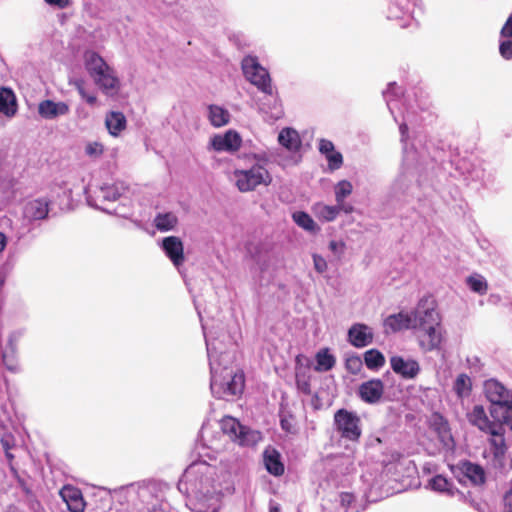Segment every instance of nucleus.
I'll return each mask as SVG.
<instances>
[{
  "mask_svg": "<svg viewBox=\"0 0 512 512\" xmlns=\"http://www.w3.org/2000/svg\"><path fill=\"white\" fill-rule=\"evenodd\" d=\"M242 69L245 77L253 85L266 94H272L269 73L258 63L255 57H245L242 61Z\"/></svg>",
  "mask_w": 512,
  "mask_h": 512,
  "instance_id": "nucleus-6",
  "label": "nucleus"
},
{
  "mask_svg": "<svg viewBox=\"0 0 512 512\" xmlns=\"http://www.w3.org/2000/svg\"><path fill=\"white\" fill-rule=\"evenodd\" d=\"M467 419L472 426L477 427L484 433H488L502 422L501 414H498L496 418L492 417V420H490L482 405H475L472 410L467 413Z\"/></svg>",
  "mask_w": 512,
  "mask_h": 512,
  "instance_id": "nucleus-9",
  "label": "nucleus"
},
{
  "mask_svg": "<svg viewBox=\"0 0 512 512\" xmlns=\"http://www.w3.org/2000/svg\"><path fill=\"white\" fill-rule=\"evenodd\" d=\"M499 52L504 59H512V40H505L501 42Z\"/></svg>",
  "mask_w": 512,
  "mask_h": 512,
  "instance_id": "nucleus-46",
  "label": "nucleus"
},
{
  "mask_svg": "<svg viewBox=\"0 0 512 512\" xmlns=\"http://www.w3.org/2000/svg\"><path fill=\"white\" fill-rule=\"evenodd\" d=\"M17 110L16 97L14 93L7 88L0 89V113L12 117Z\"/></svg>",
  "mask_w": 512,
  "mask_h": 512,
  "instance_id": "nucleus-25",
  "label": "nucleus"
},
{
  "mask_svg": "<svg viewBox=\"0 0 512 512\" xmlns=\"http://www.w3.org/2000/svg\"><path fill=\"white\" fill-rule=\"evenodd\" d=\"M414 311L410 315L406 312H399L389 315L384 319L383 328L385 334L397 333L406 329H413Z\"/></svg>",
  "mask_w": 512,
  "mask_h": 512,
  "instance_id": "nucleus-12",
  "label": "nucleus"
},
{
  "mask_svg": "<svg viewBox=\"0 0 512 512\" xmlns=\"http://www.w3.org/2000/svg\"><path fill=\"white\" fill-rule=\"evenodd\" d=\"M385 390L382 380L374 378L363 382L358 388V396L367 404L379 403Z\"/></svg>",
  "mask_w": 512,
  "mask_h": 512,
  "instance_id": "nucleus-10",
  "label": "nucleus"
},
{
  "mask_svg": "<svg viewBox=\"0 0 512 512\" xmlns=\"http://www.w3.org/2000/svg\"><path fill=\"white\" fill-rule=\"evenodd\" d=\"M318 217L324 221H333L341 211V205L329 206L324 204L316 205Z\"/></svg>",
  "mask_w": 512,
  "mask_h": 512,
  "instance_id": "nucleus-33",
  "label": "nucleus"
},
{
  "mask_svg": "<svg viewBox=\"0 0 512 512\" xmlns=\"http://www.w3.org/2000/svg\"><path fill=\"white\" fill-rule=\"evenodd\" d=\"M341 211H344L345 213L349 214L353 212V207L351 205H344V202L341 205Z\"/></svg>",
  "mask_w": 512,
  "mask_h": 512,
  "instance_id": "nucleus-54",
  "label": "nucleus"
},
{
  "mask_svg": "<svg viewBox=\"0 0 512 512\" xmlns=\"http://www.w3.org/2000/svg\"><path fill=\"white\" fill-rule=\"evenodd\" d=\"M241 144L242 139L240 135L233 130H229L225 132L223 135H215L211 139V145L213 149L219 152H235L241 147Z\"/></svg>",
  "mask_w": 512,
  "mask_h": 512,
  "instance_id": "nucleus-13",
  "label": "nucleus"
},
{
  "mask_svg": "<svg viewBox=\"0 0 512 512\" xmlns=\"http://www.w3.org/2000/svg\"><path fill=\"white\" fill-rule=\"evenodd\" d=\"M62 194H63L65 197H67V198L69 197V193H67V191H65V190H63V191H62Z\"/></svg>",
  "mask_w": 512,
  "mask_h": 512,
  "instance_id": "nucleus-59",
  "label": "nucleus"
},
{
  "mask_svg": "<svg viewBox=\"0 0 512 512\" xmlns=\"http://www.w3.org/2000/svg\"><path fill=\"white\" fill-rule=\"evenodd\" d=\"M126 192L127 187L122 182L105 183L94 190V198L87 196V201L91 206L104 211H109L108 204L111 203V213H117L115 203Z\"/></svg>",
  "mask_w": 512,
  "mask_h": 512,
  "instance_id": "nucleus-4",
  "label": "nucleus"
},
{
  "mask_svg": "<svg viewBox=\"0 0 512 512\" xmlns=\"http://www.w3.org/2000/svg\"><path fill=\"white\" fill-rule=\"evenodd\" d=\"M6 456H7V458H8V459H10V460L13 458V455H12V454H10L8 451H6Z\"/></svg>",
  "mask_w": 512,
  "mask_h": 512,
  "instance_id": "nucleus-57",
  "label": "nucleus"
},
{
  "mask_svg": "<svg viewBox=\"0 0 512 512\" xmlns=\"http://www.w3.org/2000/svg\"><path fill=\"white\" fill-rule=\"evenodd\" d=\"M467 284L472 291H474L480 295H484L487 293L488 284H487L486 280L480 275L468 277Z\"/></svg>",
  "mask_w": 512,
  "mask_h": 512,
  "instance_id": "nucleus-37",
  "label": "nucleus"
},
{
  "mask_svg": "<svg viewBox=\"0 0 512 512\" xmlns=\"http://www.w3.org/2000/svg\"><path fill=\"white\" fill-rule=\"evenodd\" d=\"M296 386L300 392L305 395L311 394L310 375L305 369H299L296 371Z\"/></svg>",
  "mask_w": 512,
  "mask_h": 512,
  "instance_id": "nucleus-35",
  "label": "nucleus"
},
{
  "mask_svg": "<svg viewBox=\"0 0 512 512\" xmlns=\"http://www.w3.org/2000/svg\"><path fill=\"white\" fill-rule=\"evenodd\" d=\"M233 174L241 192L253 191L259 185L268 186L272 182L271 174L260 163H255L249 169H236Z\"/></svg>",
  "mask_w": 512,
  "mask_h": 512,
  "instance_id": "nucleus-3",
  "label": "nucleus"
},
{
  "mask_svg": "<svg viewBox=\"0 0 512 512\" xmlns=\"http://www.w3.org/2000/svg\"><path fill=\"white\" fill-rule=\"evenodd\" d=\"M104 152V147L100 142H88L85 146V153L94 158L100 157Z\"/></svg>",
  "mask_w": 512,
  "mask_h": 512,
  "instance_id": "nucleus-42",
  "label": "nucleus"
},
{
  "mask_svg": "<svg viewBox=\"0 0 512 512\" xmlns=\"http://www.w3.org/2000/svg\"><path fill=\"white\" fill-rule=\"evenodd\" d=\"M345 248H346V245L344 242L342 241H335V240H332L330 241L329 243V249L332 251V253L338 258L340 259L342 257V255L344 254V251H345Z\"/></svg>",
  "mask_w": 512,
  "mask_h": 512,
  "instance_id": "nucleus-45",
  "label": "nucleus"
},
{
  "mask_svg": "<svg viewBox=\"0 0 512 512\" xmlns=\"http://www.w3.org/2000/svg\"><path fill=\"white\" fill-rule=\"evenodd\" d=\"M340 497H341V504L346 507L349 506L352 503V501L354 500V497L351 493H346V492L342 493Z\"/></svg>",
  "mask_w": 512,
  "mask_h": 512,
  "instance_id": "nucleus-51",
  "label": "nucleus"
},
{
  "mask_svg": "<svg viewBox=\"0 0 512 512\" xmlns=\"http://www.w3.org/2000/svg\"><path fill=\"white\" fill-rule=\"evenodd\" d=\"M245 387L244 375L234 374L231 379L222 387V396H238L242 394Z\"/></svg>",
  "mask_w": 512,
  "mask_h": 512,
  "instance_id": "nucleus-27",
  "label": "nucleus"
},
{
  "mask_svg": "<svg viewBox=\"0 0 512 512\" xmlns=\"http://www.w3.org/2000/svg\"><path fill=\"white\" fill-rule=\"evenodd\" d=\"M318 149L319 152L325 156L330 171H335L342 167L343 156L339 151L335 150V146L332 141L328 139H320Z\"/></svg>",
  "mask_w": 512,
  "mask_h": 512,
  "instance_id": "nucleus-21",
  "label": "nucleus"
},
{
  "mask_svg": "<svg viewBox=\"0 0 512 512\" xmlns=\"http://www.w3.org/2000/svg\"><path fill=\"white\" fill-rule=\"evenodd\" d=\"M484 390L487 399L491 402L490 416L496 418L501 414L512 431V392L495 379L485 381Z\"/></svg>",
  "mask_w": 512,
  "mask_h": 512,
  "instance_id": "nucleus-2",
  "label": "nucleus"
},
{
  "mask_svg": "<svg viewBox=\"0 0 512 512\" xmlns=\"http://www.w3.org/2000/svg\"><path fill=\"white\" fill-rule=\"evenodd\" d=\"M162 249L177 269L184 264L186 259L184 254V245L179 237L169 236L163 238Z\"/></svg>",
  "mask_w": 512,
  "mask_h": 512,
  "instance_id": "nucleus-11",
  "label": "nucleus"
},
{
  "mask_svg": "<svg viewBox=\"0 0 512 512\" xmlns=\"http://www.w3.org/2000/svg\"><path fill=\"white\" fill-rule=\"evenodd\" d=\"M216 387H217V383L216 382H212L211 383V388L214 390V389H216Z\"/></svg>",
  "mask_w": 512,
  "mask_h": 512,
  "instance_id": "nucleus-58",
  "label": "nucleus"
},
{
  "mask_svg": "<svg viewBox=\"0 0 512 512\" xmlns=\"http://www.w3.org/2000/svg\"><path fill=\"white\" fill-rule=\"evenodd\" d=\"M293 220L296 222V224L298 226L302 227L303 229H305L307 231L315 232V231L319 230V227L317 226L315 221L306 212H302V211L295 212L293 214Z\"/></svg>",
  "mask_w": 512,
  "mask_h": 512,
  "instance_id": "nucleus-32",
  "label": "nucleus"
},
{
  "mask_svg": "<svg viewBox=\"0 0 512 512\" xmlns=\"http://www.w3.org/2000/svg\"><path fill=\"white\" fill-rule=\"evenodd\" d=\"M313 263L314 268L318 273H324L328 268L326 260L318 254L313 255Z\"/></svg>",
  "mask_w": 512,
  "mask_h": 512,
  "instance_id": "nucleus-47",
  "label": "nucleus"
},
{
  "mask_svg": "<svg viewBox=\"0 0 512 512\" xmlns=\"http://www.w3.org/2000/svg\"><path fill=\"white\" fill-rule=\"evenodd\" d=\"M436 419H437V422L434 423L435 425V430L437 431V433L439 434V436L444 440L445 438L447 437H451L450 436V429H449V425H448V422L445 421L443 419L442 416L440 415H436Z\"/></svg>",
  "mask_w": 512,
  "mask_h": 512,
  "instance_id": "nucleus-41",
  "label": "nucleus"
},
{
  "mask_svg": "<svg viewBox=\"0 0 512 512\" xmlns=\"http://www.w3.org/2000/svg\"><path fill=\"white\" fill-rule=\"evenodd\" d=\"M353 191V186L348 180H341L335 187V200L337 204L342 205L345 198Z\"/></svg>",
  "mask_w": 512,
  "mask_h": 512,
  "instance_id": "nucleus-36",
  "label": "nucleus"
},
{
  "mask_svg": "<svg viewBox=\"0 0 512 512\" xmlns=\"http://www.w3.org/2000/svg\"><path fill=\"white\" fill-rule=\"evenodd\" d=\"M413 329L421 351L427 353L442 349L446 331L433 300L421 299L414 310Z\"/></svg>",
  "mask_w": 512,
  "mask_h": 512,
  "instance_id": "nucleus-1",
  "label": "nucleus"
},
{
  "mask_svg": "<svg viewBox=\"0 0 512 512\" xmlns=\"http://www.w3.org/2000/svg\"><path fill=\"white\" fill-rule=\"evenodd\" d=\"M459 469L472 485H483L486 481V473L479 464L463 461L460 463Z\"/></svg>",
  "mask_w": 512,
  "mask_h": 512,
  "instance_id": "nucleus-22",
  "label": "nucleus"
},
{
  "mask_svg": "<svg viewBox=\"0 0 512 512\" xmlns=\"http://www.w3.org/2000/svg\"><path fill=\"white\" fill-rule=\"evenodd\" d=\"M86 194H88V196H91L92 198H94V197H95V195H94V194H93V195L89 194V191H86Z\"/></svg>",
  "mask_w": 512,
  "mask_h": 512,
  "instance_id": "nucleus-60",
  "label": "nucleus"
},
{
  "mask_svg": "<svg viewBox=\"0 0 512 512\" xmlns=\"http://www.w3.org/2000/svg\"><path fill=\"white\" fill-rule=\"evenodd\" d=\"M279 143L290 151H297L301 145L299 134L292 128H284L278 136Z\"/></svg>",
  "mask_w": 512,
  "mask_h": 512,
  "instance_id": "nucleus-26",
  "label": "nucleus"
},
{
  "mask_svg": "<svg viewBox=\"0 0 512 512\" xmlns=\"http://www.w3.org/2000/svg\"><path fill=\"white\" fill-rule=\"evenodd\" d=\"M139 227L145 230L151 236H154L156 234V231L160 230V212L156 213L153 219V223L151 225L144 224L139 225Z\"/></svg>",
  "mask_w": 512,
  "mask_h": 512,
  "instance_id": "nucleus-44",
  "label": "nucleus"
},
{
  "mask_svg": "<svg viewBox=\"0 0 512 512\" xmlns=\"http://www.w3.org/2000/svg\"><path fill=\"white\" fill-rule=\"evenodd\" d=\"M280 424H281V428L284 431H286L288 433L294 432V418L292 415H289L288 417L281 418Z\"/></svg>",
  "mask_w": 512,
  "mask_h": 512,
  "instance_id": "nucleus-48",
  "label": "nucleus"
},
{
  "mask_svg": "<svg viewBox=\"0 0 512 512\" xmlns=\"http://www.w3.org/2000/svg\"><path fill=\"white\" fill-rule=\"evenodd\" d=\"M50 201L46 198H37L28 201L24 206V216L30 221L43 220L48 216Z\"/></svg>",
  "mask_w": 512,
  "mask_h": 512,
  "instance_id": "nucleus-19",
  "label": "nucleus"
},
{
  "mask_svg": "<svg viewBox=\"0 0 512 512\" xmlns=\"http://www.w3.org/2000/svg\"><path fill=\"white\" fill-rule=\"evenodd\" d=\"M209 120L214 127H222L229 123L230 114L228 110L218 105L209 106Z\"/></svg>",
  "mask_w": 512,
  "mask_h": 512,
  "instance_id": "nucleus-29",
  "label": "nucleus"
},
{
  "mask_svg": "<svg viewBox=\"0 0 512 512\" xmlns=\"http://www.w3.org/2000/svg\"><path fill=\"white\" fill-rule=\"evenodd\" d=\"M78 93L81 98L84 99L89 105H95L97 102V97L94 93L87 92L85 88V84L82 80H77L74 83Z\"/></svg>",
  "mask_w": 512,
  "mask_h": 512,
  "instance_id": "nucleus-40",
  "label": "nucleus"
},
{
  "mask_svg": "<svg viewBox=\"0 0 512 512\" xmlns=\"http://www.w3.org/2000/svg\"><path fill=\"white\" fill-rule=\"evenodd\" d=\"M500 34L502 37H505V38L512 37V14L508 17L505 24L501 28Z\"/></svg>",
  "mask_w": 512,
  "mask_h": 512,
  "instance_id": "nucleus-50",
  "label": "nucleus"
},
{
  "mask_svg": "<svg viewBox=\"0 0 512 512\" xmlns=\"http://www.w3.org/2000/svg\"><path fill=\"white\" fill-rule=\"evenodd\" d=\"M7 245V237L4 233L0 232V253L5 249Z\"/></svg>",
  "mask_w": 512,
  "mask_h": 512,
  "instance_id": "nucleus-53",
  "label": "nucleus"
},
{
  "mask_svg": "<svg viewBox=\"0 0 512 512\" xmlns=\"http://www.w3.org/2000/svg\"><path fill=\"white\" fill-rule=\"evenodd\" d=\"M269 512H281L278 506H271Z\"/></svg>",
  "mask_w": 512,
  "mask_h": 512,
  "instance_id": "nucleus-55",
  "label": "nucleus"
},
{
  "mask_svg": "<svg viewBox=\"0 0 512 512\" xmlns=\"http://www.w3.org/2000/svg\"><path fill=\"white\" fill-rule=\"evenodd\" d=\"M60 496L70 512H84L86 502L80 489L66 485L60 490Z\"/></svg>",
  "mask_w": 512,
  "mask_h": 512,
  "instance_id": "nucleus-17",
  "label": "nucleus"
},
{
  "mask_svg": "<svg viewBox=\"0 0 512 512\" xmlns=\"http://www.w3.org/2000/svg\"><path fill=\"white\" fill-rule=\"evenodd\" d=\"M335 363V357L329 353V350L327 348L322 349L316 354L315 370L318 372L329 371Z\"/></svg>",
  "mask_w": 512,
  "mask_h": 512,
  "instance_id": "nucleus-30",
  "label": "nucleus"
},
{
  "mask_svg": "<svg viewBox=\"0 0 512 512\" xmlns=\"http://www.w3.org/2000/svg\"><path fill=\"white\" fill-rule=\"evenodd\" d=\"M472 389V382L467 374H460L455 380L454 391L459 397L468 395Z\"/></svg>",
  "mask_w": 512,
  "mask_h": 512,
  "instance_id": "nucleus-34",
  "label": "nucleus"
},
{
  "mask_svg": "<svg viewBox=\"0 0 512 512\" xmlns=\"http://www.w3.org/2000/svg\"><path fill=\"white\" fill-rule=\"evenodd\" d=\"M49 5L57 6L59 8H65L69 5V0H45Z\"/></svg>",
  "mask_w": 512,
  "mask_h": 512,
  "instance_id": "nucleus-52",
  "label": "nucleus"
},
{
  "mask_svg": "<svg viewBox=\"0 0 512 512\" xmlns=\"http://www.w3.org/2000/svg\"><path fill=\"white\" fill-rule=\"evenodd\" d=\"M392 370L405 379H413L420 372L419 363L414 359H404L401 356H392L390 358Z\"/></svg>",
  "mask_w": 512,
  "mask_h": 512,
  "instance_id": "nucleus-15",
  "label": "nucleus"
},
{
  "mask_svg": "<svg viewBox=\"0 0 512 512\" xmlns=\"http://www.w3.org/2000/svg\"><path fill=\"white\" fill-rule=\"evenodd\" d=\"M105 124L109 133L117 136L126 127V119L120 112H111L106 116Z\"/></svg>",
  "mask_w": 512,
  "mask_h": 512,
  "instance_id": "nucleus-28",
  "label": "nucleus"
},
{
  "mask_svg": "<svg viewBox=\"0 0 512 512\" xmlns=\"http://www.w3.org/2000/svg\"><path fill=\"white\" fill-rule=\"evenodd\" d=\"M220 424L222 431L240 445H250L257 441L258 434L243 426L236 418L225 416Z\"/></svg>",
  "mask_w": 512,
  "mask_h": 512,
  "instance_id": "nucleus-8",
  "label": "nucleus"
},
{
  "mask_svg": "<svg viewBox=\"0 0 512 512\" xmlns=\"http://www.w3.org/2000/svg\"><path fill=\"white\" fill-rule=\"evenodd\" d=\"M364 362L368 369L377 370L384 366L385 357L377 349H370L364 353Z\"/></svg>",
  "mask_w": 512,
  "mask_h": 512,
  "instance_id": "nucleus-31",
  "label": "nucleus"
},
{
  "mask_svg": "<svg viewBox=\"0 0 512 512\" xmlns=\"http://www.w3.org/2000/svg\"><path fill=\"white\" fill-rule=\"evenodd\" d=\"M334 421L337 431L343 438L350 441L359 440L362 434L359 416L346 409H339L334 414Z\"/></svg>",
  "mask_w": 512,
  "mask_h": 512,
  "instance_id": "nucleus-7",
  "label": "nucleus"
},
{
  "mask_svg": "<svg viewBox=\"0 0 512 512\" xmlns=\"http://www.w3.org/2000/svg\"><path fill=\"white\" fill-rule=\"evenodd\" d=\"M22 335L21 331L11 332L1 350L2 365L12 374H19L23 371L19 353V345Z\"/></svg>",
  "mask_w": 512,
  "mask_h": 512,
  "instance_id": "nucleus-5",
  "label": "nucleus"
},
{
  "mask_svg": "<svg viewBox=\"0 0 512 512\" xmlns=\"http://www.w3.org/2000/svg\"><path fill=\"white\" fill-rule=\"evenodd\" d=\"M362 360L357 355H352L346 358L345 360V368L348 372L353 375L358 374L362 369Z\"/></svg>",
  "mask_w": 512,
  "mask_h": 512,
  "instance_id": "nucleus-39",
  "label": "nucleus"
},
{
  "mask_svg": "<svg viewBox=\"0 0 512 512\" xmlns=\"http://www.w3.org/2000/svg\"><path fill=\"white\" fill-rule=\"evenodd\" d=\"M505 425H507V422H504V418H502V422L487 433L491 436L489 442L495 458L503 457L507 451V445L504 437Z\"/></svg>",
  "mask_w": 512,
  "mask_h": 512,
  "instance_id": "nucleus-20",
  "label": "nucleus"
},
{
  "mask_svg": "<svg viewBox=\"0 0 512 512\" xmlns=\"http://www.w3.org/2000/svg\"><path fill=\"white\" fill-rule=\"evenodd\" d=\"M502 512H512V488H510L503 496Z\"/></svg>",
  "mask_w": 512,
  "mask_h": 512,
  "instance_id": "nucleus-49",
  "label": "nucleus"
},
{
  "mask_svg": "<svg viewBox=\"0 0 512 512\" xmlns=\"http://www.w3.org/2000/svg\"><path fill=\"white\" fill-rule=\"evenodd\" d=\"M85 68L91 78L101 72L109 66L104 59L94 51H87L84 54Z\"/></svg>",
  "mask_w": 512,
  "mask_h": 512,
  "instance_id": "nucleus-23",
  "label": "nucleus"
},
{
  "mask_svg": "<svg viewBox=\"0 0 512 512\" xmlns=\"http://www.w3.org/2000/svg\"><path fill=\"white\" fill-rule=\"evenodd\" d=\"M430 485L433 490L439 492H447L450 495H453L452 484L442 475H436L430 481Z\"/></svg>",
  "mask_w": 512,
  "mask_h": 512,
  "instance_id": "nucleus-38",
  "label": "nucleus"
},
{
  "mask_svg": "<svg viewBox=\"0 0 512 512\" xmlns=\"http://www.w3.org/2000/svg\"><path fill=\"white\" fill-rule=\"evenodd\" d=\"M92 79L106 95H114L119 89V80L110 66L103 70L101 74L94 76Z\"/></svg>",
  "mask_w": 512,
  "mask_h": 512,
  "instance_id": "nucleus-18",
  "label": "nucleus"
},
{
  "mask_svg": "<svg viewBox=\"0 0 512 512\" xmlns=\"http://www.w3.org/2000/svg\"><path fill=\"white\" fill-rule=\"evenodd\" d=\"M374 334L371 328L362 323L353 324L348 330V341L356 348H363L373 342Z\"/></svg>",
  "mask_w": 512,
  "mask_h": 512,
  "instance_id": "nucleus-14",
  "label": "nucleus"
},
{
  "mask_svg": "<svg viewBox=\"0 0 512 512\" xmlns=\"http://www.w3.org/2000/svg\"><path fill=\"white\" fill-rule=\"evenodd\" d=\"M264 464L267 471L274 476H281L284 473V465L280 460V454L277 450H265Z\"/></svg>",
  "mask_w": 512,
  "mask_h": 512,
  "instance_id": "nucleus-24",
  "label": "nucleus"
},
{
  "mask_svg": "<svg viewBox=\"0 0 512 512\" xmlns=\"http://www.w3.org/2000/svg\"><path fill=\"white\" fill-rule=\"evenodd\" d=\"M2 443H3V446H4V448L6 449V451H8V448H9V447H8L7 442H6V441H4V440H2Z\"/></svg>",
  "mask_w": 512,
  "mask_h": 512,
  "instance_id": "nucleus-56",
  "label": "nucleus"
},
{
  "mask_svg": "<svg viewBox=\"0 0 512 512\" xmlns=\"http://www.w3.org/2000/svg\"><path fill=\"white\" fill-rule=\"evenodd\" d=\"M70 107L66 102L46 99L38 104V114L46 120H53L69 113Z\"/></svg>",
  "mask_w": 512,
  "mask_h": 512,
  "instance_id": "nucleus-16",
  "label": "nucleus"
},
{
  "mask_svg": "<svg viewBox=\"0 0 512 512\" xmlns=\"http://www.w3.org/2000/svg\"><path fill=\"white\" fill-rule=\"evenodd\" d=\"M178 223L177 217L173 213L162 214V231H169L175 228Z\"/></svg>",
  "mask_w": 512,
  "mask_h": 512,
  "instance_id": "nucleus-43",
  "label": "nucleus"
}]
</instances>
